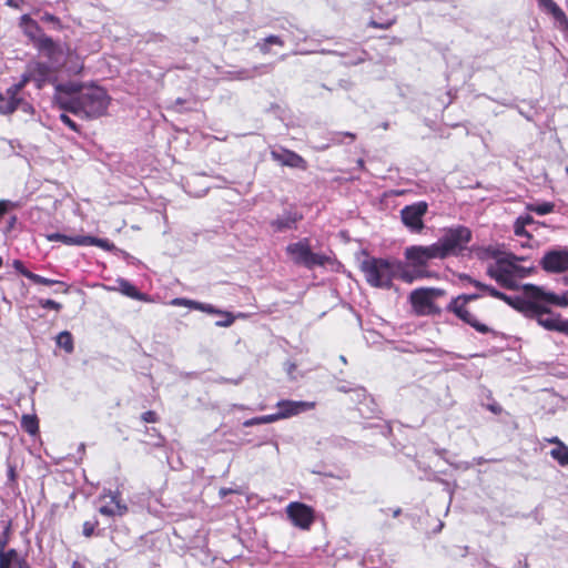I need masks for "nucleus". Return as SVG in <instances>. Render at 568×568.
Instances as JSON below:
<instances>
[{
  "label": "nucleus",
  "instance_id": "4be33fe9",
  "mask_svg": "<svg viewBox=\"0 0 568 568\" xmlns=\"http://www.w3.org/2000/svg\"><path fill=\"white\" fill-rule=\"evenodd\" d=\"M535 293L534 296L542 297L550 305L559 307H568V290L562 294H556L554 292H547L544 288H531Z\"/></svg>",
  "mask_w": 568,
  "mask_h": 568
},
{
  "label": "nucleus",
  "instance_id": "4c0bfd02",
  "mask_svg": "<svg viewBox=\"0 0 568 568\" xmlns=\"http://www.w3.org/2000/svg\"><path fill=\"white\" fill-rule=\"evenodd\" d=\"M30 82H33V79H32V75H31L29 69H27V71L21 75L19 82L12 84L11 87L17 89L19 92L23 93L24 88Z\"/></svg>",
  "mask_w": 568,
  "mask_h": 568
},
{
  "label": "nucleus",
  "instance_id": "0e129e2a",
  "mask_svg": "<svg viewBox=\"0 0 568 568\" xmlns=\"http://www.w3.org/2000/svg\"><path fill=\"white\" fill-rule=\"evenodd\" d=\"M566 282L568 283V277H566Z\"/></svg>",
  "mask_w": 568,
  "mask_h": 568
},
{
  "label": "nucleus",
  "instance_id": "bb28decb",
  "mask_svg": "<svg viewBox=\"0 0 568 568\" xmlns=\"http://www.w3.org/2000/svg\"><path fill=\"white\" fill-rule=\"evenodd\" d=\"M284 44L285 42L281 37L271 34L262 41H258L256 48L262 54H268L271 52V45L284 47Z\"/></svg>",
  "mask_w": 568,
  "mask_h": 568
},
{
  "label": "nucleus",
  "instance_id": "ea45409f",
  "mask_svg": "<svg viewBox=\"0 0 568 568\" xmlns=\"http://www.w3.org/2000/svg\"><path fill=\"white\" fill-rule=\"evenodd\" d=\"M460 280L462 281H467L469 284L474 285L475 287L477 288H480L483 291H486L488 294H489V288H494L493 286H489V285H486V284H483L481 282L477 281V280H474L471 276L469 275H460Z\"/></svg>",
  "mask_w": 568,
  "mask_h": 568
},
{
  "label": "nucleus",
  "instance_id": "3c124183",
  "mask_svg": "<svg viewBox=\"0 0 568 568\" xmlns=\"http://www.w3.org/2000/svg\"><path fill=\"white\" fill-rule=\"evenodd\" d=\"M545 440L547 443H549V444L556 445V447H559V446H561L564 444L557 436H554V437H550V438H545Z\"/></svg>",
  "mask_w": 568,
  "mask_h": 568
},
{
  "label": "nucleus",
  "instance_id": "de8ad7c7",
  "mask_svg": "<svg viewBox=\"0 0 568 568\" xmlns=\"http://www.w3.org/2000/svg\"><path fill=\"white\" fill-rule=\"evenodd\" d=\"M13 266H14V268H16V270L21 274V275H23V276H26V277H27V274H26V273L30 272V271L24 266V264H23L20 260H16V261L13 262Z\"/></svg>",
  "mask_w": 568,
  "mask_h": 568
},
{
  "label": "nucleus",
  "instance_id": "0eeeda50",
  "mask_svg": "<svg viewBox=\"0 0 568 568\" xmlns=\"http://www.w3.org/2000/svg\"><path fill=\"white\" fill-rule=\"evenodd\" d=\"M444 292L434 287H420L414 290L409 295L410 305L418 316L439 314L440 310L435 305L434 300Z\"/></svg>",
  "mask_w": 568,
  "mask_h": 568
},
{
  "label": "nucleus",
  "instance_id": "a878e982",
  "mask_svg": "<svg viewBox=\"0 0 568 568\" xmlns=\"http://www.w3.org/2000/svg\"><path fill=\"white\" fill-rule=\"evenodd\" d=\"M20 425L21 428L31 436L39 434V418L34 414L22 415Z\"/></svg>",
  "mask_w": 568,
  "mask_h": 568
},
{
  "label": "nucleus",
  "instance_id": "f8f14e48",
  "mask_svg": "<svg viewBox=\"0 0 568 568\" xmlns=\"http://www.w3.org/2000/svg\"><path fill=\"white\" fill-rule=\"evenodd\" d=\"M286 515L291 523L302 530H308L315 521L314 509L300 501L290 503L286 506Z\"/></svg>",
  "mask_w": 568,
  "mask_h": 568
},
{
  "label": "nucleus",
  "instance_id": "6e6d98bb",
  "mask_svg": "<svg viewBox=\"0 0 568 568\" xmlns=\"http://www.w3.org/2000/svg\"><path fill=\"white\" fill-rule=\"evenodd\" d=\"M16 222H17V216L16 215L11 216L10 221H9V227L10 229L13 227Z\"/></svg>",
  "mask_w": 568,
  "mask_h": 568
},
{
  "label": "nucleus",
  "instance_id": "7c9ffc66",
  "mask_svg": "<svg viewBox=\"0 0 568 568\" xmlns=\"http://www.w3.org/2000/svg\"><path fill=\"white\" fill-rule=\"evenodd\" d=\"M120 287H121V292L131 297V298H135V300H143V294L139 292V290L133 285L131 284L130 282L128 281H121L120 282Z\"/></svg>",
  "mask_w": 568,
  "mask_h": 568
},
{
  "label": "nucleus",
  "instance_id": "49530a36",
  "mask_svg": "<svg viewBox=\"0 0 568 568\" xmlns=\"http://www.w3.org/2000/svg\"><path fill=\"white\" fill-rule=\"evenodd\" d=\"M222 314L224 315L225 318L223 321H219L216 323V325L223 326V327L231 326L235 321V316L230 312H223Z\"/></svg>",
  "mask_w": 568,
  "mask_h": 568
},
{
  "label": "nucleus",
  "instance_id": "4d7b16f0",
  "mask_svg": "<svg viewBox=\"0 0 568 568\" xmlns=\"http://www.w3.org/2000/svg\"><path fill=\"white\" fill-rule=\"evenodd\" d=\"M343 135L349 138L351 141H354L356 139V135L354 133H351V132H345V133H343Z\"/></svg>",
  "mask_w": 568,
  "mask_h": 568
},
{
  "label": "nucleus",
  "instance_id": "473e14b6",
  "mask_svg": "<svg viewBox=\"0 0 568 568\" xmlns=\"http://www.w3.org/2000/svg\"><path fill=\"white\" fill-rule=\"evenodd\" d=\"M276 420H278V416L275 413V414H271V415L253 417L251 419L245 420L243 425L245 427H248V426H253V425L268 424V423H273Z\"/></svg>",
  "mask_w": 568,
  "mask_h": 568
},
{
  "label": "nucleus",
  "instance_id": "79ce46f5",
  "mask_svg": "<svg viewBox=\"0 0 568 568\" xmlns=\"http://www.w3.org/2000/svg\"><path fill=\"white\" fill-rule=\"evenodd\" d=\"M141 420L143 423L154 424V423H158L160 420V416L154 410H148V412H144L141 415Z\"/></svg>",
  "mask_w": 568,
  "mask_h": 568
},
{
  "label": "nucleus",
  "instance_id": "412c9836",
  "mask_svg": "<svg viewBox=\"0 0 568 568\" xmlns=\"http://www.w3.org/2000/svg\"><path fill=\"white\" fill-rule=\"evenodd\" d=\"M488 275L505 288L513 290L516 287L514 272L499 263L496 267L488 268Z\"/></svg>",
  "mask_w": 568,
  "mask_h": 568
},
{
  "label": "nucleus",
  "instance_id": "cd10ccee",
  "mask_svg": "<svg viewBox=\"0 0 568 568\" xmlns=\"http://www.w3.org/2000/svg\"><path fill=\"white\" fill-rule=\"evenodd\" d=\"M57 345L63 348L68 354L74 351L73 336L70 332L63 331L55 338Z\"/></svg>",
  "mask_w": 568,
  "mask_h": 568
},
{
  "label": "nucleus",
  "instance_id": "bf43d9fd",
  "mask_svg": "<svg viewBox=\"0 0 568 568\" xmlns=\"http://www.w3.org/2000/svg\"><path fill=\"white\" fill-rule=\"evenodd\" d=\"M9 476L11 477V479L14 478V469L12 467H10L9 469Z\"/></svg>",
  "mask_w": 568,
  "mask_h": 568
},
{
  "label": "nucleus",
  "instance_id": "37998d69",
  "mask_svg": "<svg viewBox=\"0 0 568 568\" xmlns=\"http://www.w3.org/2000/svg\"><path fill=\"white\" fill-rule=\"evenodd\" d=\"M17 207V204L9 200H0V220L10 211Z\"/></svg>",
  "mask_w": 568,
  "mask_h": 568
},
{
  "label": "nucleus",
  "instance_id": "f3484780",
  "mask_svg": "<svg viewBox=\"0 0 568 568\" xmlns=\"http://www.w3.org/2000/svg\"><path fill=\"white\" fill-rule=\"evenodd\" d=\"M271 158L283 166L301 170L307 169L306 160L296 152L288 149L272 150Z\"/></svg>",
  "mask_w": 568,
  "mask_h": 568
},
{
  "label": "nucleus",
  "instance_id": "58836bf2",
  "mask_svg": "<svg viewBox=\"0 0 568 568\" xmlns=\"http://www.w3.org/2000/svg\"><path fill=\"white\" fill-rule=\"evenodd\" d=\"M99 526V520H87L83 523L82 532L87 538L93 536L95 528Z\"/></svg>",
  "mask_w": 568,
  "mask_h": 568
},
{
  "label": "nucleus",
  "instance_id": "2f4dec72",
  "mask_svg": "<svg viewBox=\"0 0 568 568\" xmlns=\"http://www.w3.org/2000/svg\"><path fill=\"white\" fill-rule=\"evenodd\" d=\"M26 274H27V278L31 280L33 283L39 284V285H45V286H52V285H55V284L64 285V283L61 282V281L47 278V277H43V276H41L39 274H36L33 272H28Z\"/></svg>",
  "mask_w": 568,
  "mask_h": 568
},
{
  "label": "nucleus",
  "instance_id": "6e6552de",
  "mask_svg": "<svg viewBox=\"0 0 568 568\" xmlns=\"http://www.w3.org/2000/svg\"><path fill=\"white\" fill-rule=\"evenodd\" d=\"M427 212V202L418 201L400 210V221L410 233L420 234L425 229L424 217Z\"/></svg>",
  "mask_w": 568,
  "mask_h": 568
},
{
  "label": "nucleus",
  "instance_id": "13d9d810",
  "mask_svg": "<svg viewBox=\"0 0 568 568\" xmlns=\"http://www.w3.org/2000/svg\"><path fill=\"white\" fill-rule=\"evenodd\" d=\"M19 568H30V566L27 562V560H22V561H19Z\"/></svg>",
  "mask_w": 568,
  "mask_h": 568
},
{
  "label": "nucleus",
  "instance_id": "c756f323",
  "mask_svg": "<svg viewBox=\"0 0 568 568\" xmlns=\"http://www.w3.org/2000/svg\"><path fill=\"white\" fill-rule=\"evenodd\" d=\"M397 22V17L386 18V19H371L367 23L369 28L388 30Z\"/></svg>",
  "mask_w": 568,
  "mask_h": 568
},
{
  "label": "nucleus",
  "instance_id": "20e7f679",
  "mask_svg": "<svg viewBox=\"0 0 568 568\" xmlns=\"http://www.w3.org/2000/svg\"><path fill=\"white\" fill-rule=\"evenodd\" d=\"M19 27L33 47L43 52L50 60H54L62 54L61 47L51 37L47 36L39 23L29 14L20 17Z\"/></svg>",
  "mask_w": 568,
  "mask_h": 568
},
{
  "label": "nucleus",
  "instance_id": "a211bd4d",
  "mask_svg": "<svg viewBox=\"0 0 568 568\" xmlns=\"http://www.w3.org/2000/svg\"><path fill=\"white\" fill-rule=\"evenodd\" d=\"M302 220V213H300L297 210H290L272 220L270 225L275 232H285L288 230H296L297 223Z\"/></svg>",
  "mask_w": 568,
  "mask_h": 568
},
{
  "label": "nucleus",
  "instance_id": "680f3d73",
  "mask_svg": "<svg viewBox=\"0 0 568 568\" xmlns=\"http://www.w3.org/2000/svg\"><path fill=\"white\" fill-rule=\"evenodd\" d=\"M2 266V257L0 256V267Z\"/></svg>",
  "mask_w": 568,
  "mask_h": 568
},
{
  "label": "nucleus",
  "instance_id": "393cba45",
  "mask_svg": "<svg viewBox=\"0 0 568 568\" xmlns=\"http://www.w3.org/2000/svg\"><path fill=\"white\" fill-rule=\"evenodd\" d=\"M544 9H546L556 21L560 23H567L568 18L564 10L554 1V0H544L539 3Z\"/></svg>",
  "mask_w": 568,
  "mask_h": 568
},
{
  "label": "nucleus",
  "instance_id": "e2e57ef3",
  "mask_svg": "<svg viewBox=\"0 0 568 568\" xmlns=\"http://www.w3.org/2000/svg\"><path fill=\"white\" fill-rule=\"evenodd\" d=\"M566 172H567V174H568V166L566 168Z\"/></svg>",
  "mask_w": 568,
  "mask_h": 568
},
{
  "label": "nucleus",
  "instance_id": "603ef678",
  "mask_svg": "<svg viewBox=\"0 0 568 568\" xmlns=\"http://www.w3.org/2000/svg\"><path fill=\"white\" fill-rule=\"evenodd\" d=\"M488 409L493 412L494 414H500L503 412V408L498 404H490L488 405Z\"/></svg>",
  "mask_w": 568,
  "mask_h": 568
},
{
  "label": "nucleus",
  "instance_id": "f03ea898",
  "mask_svg": "<svg viewBox=\"0 0 568 568\" xmlns=\"http://www.w3.org/2000/svg\"><path fill=\"white\" fill-rule=\"evenodd\" d=\"M402 263L397 260L369 256L361 263V271L372 287L389 290L400 271Z\"/></svg>",
  "mask_w": 568,
  "mask_h": 568
},
{
  "label": "nucleus",
  "instance_id": "e433bc0d",
  "mask_svg": "<svg viewBox=\"0 0 568 568\" xmlns=\"http://www.w3.org/2000/svg\"><path fill=\"white\" fill-rule=\"evenodd\" d=\"M40 19L42 22L52 24L53 29L55 30L61 31L64 28L61 22V19L50 12H44Z\"/></svg>",
  "mask_w": 568,
  "mask_h": 568
},
{
  "label": "nucleus",
  "instance_id": "6ab92c4d",
  "mask_svg": "<svg viewBox=\"0 0 568 568\" xmlns=\"http://www.w3.org/2000/svg\"><path fill=\"white\" fill-rule=\"evenodd\" d=\"M84 89L81 84L69 82V83H61L55 87V93L53 97L54 103L58 105L59 109L62 110V103L61 101L64 100L67 102H75L78 94L82 93Z\"/></svg>",
  "mask_w": 568,
  "mask_h": 568
},
{
  "label": "nucleus",
  "instance_id": "1a4fd4ad",
  "mask_svg": "<svg viewBox=\"0 0 568 568\" xmlns=\"http://www.w3.org/2000/svg\"><path fill=\"white\" fill-rule=\"evenodd\" d=\"M405 257L414 268L425 267L430 260H444L437 242L428 246H409L405 250Z\"/></svg>",
  "mask_w": 568,
  "mask_h": 568
},
{
  "label": "nucleus",
  "instance_id": "c85d7f7f",
  "mask_svg": "<svg viewBox=\"0 0 568 568\" xmlns=\"http://www.w3.org/2000/svg\"><path fill=\"white\" fill-rule=\"evenodd\" d=\"M550 456L558 462L560 466L568 465V446L562 444L559 447H555L550 450Z\"/></svg>",
  "mask_w": 568,
  "mask_h": 568
},
{
  "label": "nucleus",
  "instance_id": "4468645a",
  "mask_svg": "<svg viewBox=\"0 0 568 568\" xmlns=\"http://www.w3.org/2000/svg\"><path fill=\"white\" fill-rule=\"evenodd\" d=\"M540 266L548 273H564L568 271V248L546 252L540 261Z\"/></svg>",
  "mask_w": 568,
  "mask_h": 568
},
{
  "label": "nucleus",
  "instance_id": "864d4df0",
  "mask_svg": "<svg viewBox=\"0 0 568 568\" xmlns=\"http://www.w3.org/2000/svg\"><path fill=\"white\" fill-rule=\"evenodd\" d=\"M233 490L232 489H226V488H221L220 489V495L222 497L226 496L227 494H231Z\"/></svg>",
  "mask_w": 568,
  "mask_h": 568
},
{
  "label": "nucleus",
  "instance_id": "2eb2a0df",
  "mask_svg": "<svg viewBox=\"0 0 568 568\" xmlns=\"http://www.w3.org/2000/svg\"><path fill=\"white\" fill-rule=\"evenodd\" d=\"M102 499L110 498V501L105 505H102L99 508V513L106 517H122L124 516L129 508L128 505L122 500L120 491H109L101 496Z\"/></svg>",
  "mask_w": 568,
  "mask_h": 568
},
{
  "label": "nucleus",
  "instance_id": "09e8293b",
  "mask_svg": "<svg viewBox=\"0 0 568 568\" xmlns=\"http://www.w3.org/2000/svg\"><path fill=\"white\" fill-rule=\"evenodd\" d=\"M517 221L524 226L530 225L535 222L534 217L529 214L520 215L519 217H517Z\"/></svg>",
  "mask_w": 568,
  "mask_h": 568
},
{
  "label": "nucleus",
  "instance_id": "aec40b11",
  "mask_svg": "<svg viewBox=\"0 0 568 568\" xmlns=\"http://www.w3.org/2000/svg\"><path fill=\"white\" fill-rule=\"evenodd\" d=\"M537 323L547 331L558 332L568 336V318L564 320L559 314H540L536 317Z\"/></svg>",
  "mask_w": 568,
  "mask_h": 568
},
{
  "label": "nucleus",
  "instance_id": "c03bdc74",
  "mask_svg": "<svg viewBox=\"0 0 568 568\" xmlns=\"http://www.w3.org/2000/svg\"><path fill=\"white\" fill-rule=\"evenodd\" d=\"M39 305L42 307V308H49V310H54L57 312H59L61 308H62V305L53 300H40L39 301Z\"/></svg>",
  "mask_w": 568,
  "mask_h": 568
},
{
  "label": "nucleus",
  "instance_id": "5fc2aeb1",
  "mask_svg": "<svg viewBox=\"0 0 568 568\" xmlns=\"http://www.w3.org/2000/svg\"><path fill=\"white\" fill-rule=\"evenodd\" d=\"M7 6L12 7V8L19 7L16 0H7Z\"/></svg>",
  "mask_w": 568,
  "mask_h": 568
},
{
  "label": "nucleus",
  "instance_id": "9b49d317",
  "mask_svg": "<svg viewBox=\"0 0 568 568\" xmlns=\"http://www.w3.org/2000/svg\"><path fill=\"white\" fill-rule=\"evenodd\" d=\"M50 242H62L65 245L78 246H98L105 251H111L114 245L108 239H100L91 235L69 236L61 233H51L47 235Z\"/></svg>",
  "mask_w": 568,
  "mask_h": 568
},
{
  "label": "nucleus",
  "instance_id": "a19ab883",
  "mask_svg": "<svg viewBox=\"0 0 568 568\" xmlns=\"http://www.w3.org/2000/svg\"><path fill=\"white\" fill-rule=\"evenodd\" d=\"M67 111H64L63 113L60 114L59 119L61 120V122L63 124H65L69 129H71L72 131L77 132V133H80V126L65 113Z\"/></svg>",
  "mask_w": 568,
  "mask_h": 568
},
{
  "label": "nucleus",
  "instance_id": "f257e3e1",
  "mask_svg": "<svg viewBox=\"0 0 568 568\" xmlns=\"http://www.w3.org/2000/svg\"><path fill=\"white\" fill-rule=\"evenodd\" d=\"M61 103L63 111L92 120L106 113L110 104V97L101 87H89L85 88L82 93L78 94L75 102H67L62 100Z\"/></svg>",
  "mask_w": 568,
  "mask_h": 568
},
{
  "label": "nucleus",
  "instance_id": "5701e85b",
  "mask_svg": "<svg viewBox=\"0 0 568 568\" xmlns=\"http://www.w3.org/2000/svg\"><path fill=\"white\" fill-rule=\"evenodd\" d=\"M33 82L38 89H41L50 74V68L44 62H34L28 67Z\"/></svg>",
  "mask_w": 568,
  "mask_h": 568
},
{
  "label": "nucleus",
  "instance_id": "a18cd8bd",
  "mask_svg": "<svg viewBox=\"0 0 568 568\" xmlns=\"http://www.w3.org/2000/svg\"><path fill=\"white\" fill-rule=\"evenodd\" d=\"M514 233L517 236H525L527 239H531V235L526 231V226L520 224L517 220L515 221V224H514Z\"/></svg>",
  "mask_w": 568,
  "mask_h": 568
},
{
  "label": "nucleus",
  "instance_id": "7ed1b4c3",
  "mask_svg": "<svg viewBox=\"0 0 568 568\" xmlns=\"http://www.w3.org/2000/svg\"><path fill=\"white\" fill-rule=\"evenodd\" d=\"M531 288L541 287L534 284L524 285L525 297H511L496 288H489V295L491 297L506 302L508 305L521 312L528 317L535 318L537 315L540 314H550L551 310L545 305L548 304L546 300L542 297L534 296L535 293L532 292Z\"/></svg>",
  "mask_w": 568,
  "mask_h": 568
},
{
  "label": "nucleus",
  "instance_id": "c9c22d12",
  "mask_svg": "<svg viewBox=\"0 0 568 568\" xmlns=\"http://www.w3.org/2000/svg\"><path fill=\"white\" fill-rule=\"evenodd\" d=\"M171 303H172V305H175V306L193 305L195 308L205 310L209 313H221L220 311H215L213 308V306H211V305H209L206 307H203L201 304H197L195 302H192V301H189V300H185V298L178 297V298H174Z\"/></svg>",
  "mask_w": 568,
  "mask_h": 568
},
{
  "label": "nucleus",
  "instance_id": "8fccbe9b",
  "mask_svg": "<svg viewBox=\"0 0 568 568\" xmlns=\"http://www.w3.org/2000/svg\"><path fill=\"white\" fill-rule=\"evenodd\" d=\"M478 297H479L478 294H462V295L456 296V298L464 300L465 304H468L469 302L475 301Z\"/></svg>",
  "mask_w": 568,
  "mask_h": 568
},
{
  "label": "nucleus",
  "instance_id": "f704fd0d",
  "mask_svg": "<svg viewBox=\"0 0 568 568\" xmlns=\"http://www.w3.org/2000/svg\"><path fill=\"white\" fill-rule=\"evenodd\" d=\"M425 276H427V274L425 272L420 271L419 268H415L413 273L406 272V271L402 272V270H400L397 275V277H399L405 283H413L414 280L422 278Z\"/></svg>",
  "mask_w": 568,
  "mask_h": 568
},
{
  "label": "nucleus",
  "instance_id": "dca6fc26",
  "mask_svg": "<svg viewBox=\"0 0 568 568\" xmlns=\"http://www.w3.org/2000/svg\"><path fill=\"white\" fill-rule=\"evenodd\" d=\"M278 419L290 418L315 408L314 402L283 399L277 403Z\"/></svg>",
  "mask_w": 568,
  "mask_h": 568
},
{
  "label": "nucleus",
  "instance_id": "ddd939ff",
  "mask_svg": "<svg viewBox=\"0 0 568 568\" xmlns=\"http://www.w3.org/2000/svg\"><path fill=\"white\" fill-rule=\"evenodd\" d=\"M468 304H465L464 300L454 297L446 310L449 313H453L456 317H458L464 323L468 324L473 328H475L478 333L488 334L495 333L490 329L486 324L480 323L469 311L467 307Z\"/></svg>",
  "mask_w": 568,
  "mask_h": 568
},
{
  "label": "nucleus",
  "instance_id": "72a5a7b5",
  "mask_svg": "<svg viewBox=\"0 0 568 568\" xmlns=\"http://www.w3.org/2000/svg\"><path fill=\"white\" fill-rule=\"evenodd\" d=\"M527 209L538 215H546L554 212L555 204L551 202H544L541 204H530Z\"/></svg>",
  "mask_w": 568,
  "mask_h": 568
},
{
  "label": "nucleus",
  "instance_id": "39448f33",
  "mask_svg": "<svg viewBox=\"0 0 568 568\" xmlns=\"http://www.w3.org/2000/svg\"><path fill=\"white\" fill-rule=\"evenodd\" d=\"M471 239L473 233L469 227L456 225L444 229L443 235L437 241V245L444 258L448 256H459L467 250Z\"/></svg>",
  "mask_w": 568,
  "mask_h": 568
},
{
  "label": "nucleus",
  "instance_id": "423d86ee",
  "mask_svg": "<svg viewBox=\"0 0 568 568\" xmlns=\"http://www.w3.org/2000/svg\"><path fill=\"white\" fill-rule=\"evenodd\" d=\"M286 253L294 264L302 265L308 270L316 266H325L329 262V257L327 255L312 252L310 240L307 237L288 244L286 246Z\"/></svg>",
  "mask_w": 568,
  "mask_h": 568
},
{
  "label": "nucleus",
  "instance_id": "9d476101",
  "mask_svg": "<svg viewBox=\"0 0 568 568\" xmlns=\"http://www.w3.org/2000/svg\"><path fill=\"white\" fill-rule=\"evenodd\" d=\"M17 110L24 113H32V105L24 99L22 92H19L13 87H9L4 92H0V113L10 115Z\"/></svg>",
  "mask_w": 568,
  "mask_h": 568
},
{
  "label": "nucleus",
  "instance_id": "b1692460",
  "mask_svg": "<svg viewBox=\"0 0 568 568\" xmlns=\"http://www.w3.org/2000/svg\"><path fill=\"white\" fill-rule=\"evenodd\" d=\"M6 541L1 542L0 546V568H10L12 565H17L19 568V561H22V558H19L16 549H4Z\"/></svg>",
  "mask_w": 568,
  "mask_h": 568
},
{
  "label": "nucleus",
  "instance_id": "052dcab7",
  "mask_svg": "<svg viewBox=\"0 0 568 568\" xmlns=\"http://www.w3.org/2000/svg\"><path fill=\"white\" fill-rule=\"evenodd\" d=\"M392 40H393L394 43H400L402 42L400 39L397 38V37H393Z\"/></svg>",
  "mask_w": 568,
  "mask_h": 568
}]
</instances>
